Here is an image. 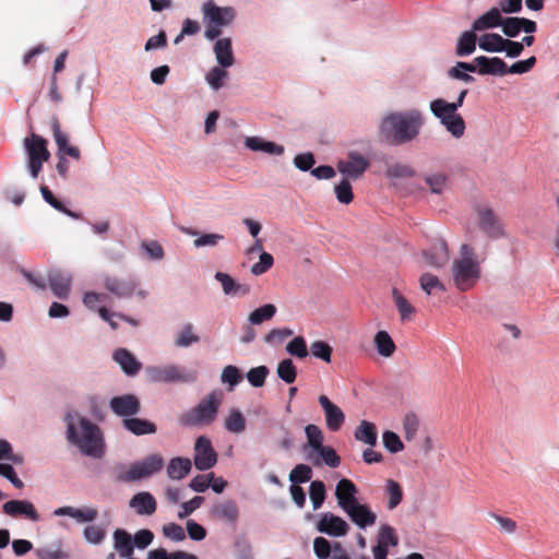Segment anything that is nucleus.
I'll return each instance as SVG.
<instances>
[{
    "label": "nucleus",
    "instance_id": "nucleus-1",
    "mask_svg": "<svg viewBox=\"0 0 559 559\" xmlns=\"http://www.w3.org/2000/svg\"><path fill=\"white\" fill-rule=\"evenodd\" d=\"M67 424V439L78 447L80 451L93 459H100L105 454V441L100 428L90 419L75 412L64 417Z\"/></svg>",
    "mask_w": 559,
    "mask_h": 559
},
{
    "label": "nucleus",
    "instance_id": "nucleus-2",
    "mask_svg": "<svg viewBox=\"0 0 559 559\" xmlns=\"http://www.w3.org/2000/svg\"><path fill=\"white\" fill-rule=\"evenodd\" d=\"M421 124V115L416 110L392 112L382 119L379 133L389 144L400 145L414 140Z\"/></svg>",
    "mask_w": 559,
    "mask_h": 559
},
{
    "label": "nucleus",
    "instance_id": "nucleus-3",
    "mask_svg": "<svg viewBox=\"0 0 559 559\" xmlns=\"http://www.w3.org/2000/svg\"><path fill=\"white\" fill-rule=\"evenodd\" d=\"M451 275L455 287L460 292H467L475 287L481 276V269L475 250L463 243L460 248V258L452 263Z\"/></svg>",
    "mask_w": 559,
    "mask_h": 559
},
{
    "label": "nucleus",
    "instance_id": "nucleus-4",
    "mask_svg": "<svg viewBox=\"0 0 559 559\" xmlns=\"http://www.w3.org/2000/svg\"><path fill=\"white\" fill-rule=\"evenodd\" d=\"M224 394L219 390H214L203 397L194 407L186 412L180 417V424L183 426H206L212 424L222 405Z\"/></svg>",
    "mask_w": 559,
    "mask_h": 559
},
{
    "label": "nucleus",
    "instance_id": "nucleus-5",
    "mask_svg": "<svg viewBox=\"0 0 559 559\" xmlns=\"http://www.w3.org/2000/svg\"><path fill=\"white\" fill-rule=\"evenodd\" d=\"M203 22L205 24L204 37L214 40L222 35V28L229 26L236 11L231 7H218L213 0H207L202 5Z\"/></svg>",
    "mask_w": 559,
    "mask_h": 559
},
{
    "label": "nucleus",
    "instance_id": "nucleus-6",
    "mask_svg": "<svg viewBox=\"0 0 559 559\" xmlns=\"http://www.w3.org/2000/svg\"><path fill=\"white\" fill-rule=\"evenodd\" d=\"M52 135L58 147L57 156V171L62 178H68L69 174V160L66 155L80 160L81 152L76 146L69 145V135L61 130L59 120L52 118L51 121Z\"/></svg>",
    "mask_w": 559,
    "mask_h": 559
},
{
    "label": "nucleus",
    "instance_id": "nucleus-7",
    "mask_svg": "<svg viewBox=\"0 0 559 559\" xmlns=\"http://www.w3.org/2000/svg\"><path fill=\"white\" fill-rule=\"evenodd\" d=\"M164 459L160 454H151L145 459L130 465V467L117 474L116 479L121 483H132L151 477L164 467Z\"/></svg>",
    "mask_w": 559,
    "mask_h": 559
},
{
    "label": "nucleus",
    "instance_id": "nucleus-8",
    "mask_svg": "<svg viewBox=\"0 0 559 559\" xmlns=\"http://www.w3.org/2000/svg\"><path fill=\"white\" fill-rule=\"evenodd\" d=\"M47 144V141L43 136L35 133L24 139V146L28 157V169L33 178L38 177L43 164L50 157Z\"/></svg>",
    "mask_w": 559,
    "mask_h": 559
},
{
    "label": "nucleus",
    "instance_id": "nucleus-9",
    "mask_svg": "<svg viewBox=\"0 0 559 559\" xmlns=\"http://www.w3.org/2000/svg\"><path fill=\"white\" fill-rule=\"evenodd\" d=\"M148 381L154 383H187L195 380V376L176 365L148 366L145 369Z\"/></svg>",
    "mask_w": 559,
    "mask_h": 559
},
{
    "label": "nucleus",
    "instance_id": "nucleus-10",
    "mask_svg": "<svg viewBox=\"0 0 559 559\" xmlns=\"http://www.w3.org/2000/svg\"><path fill=\"white\" fill-rule=\"evenodd\" d=\"M193 460L199 471L210 469L217 463V453L209 438L201 436L197 439Z\"/></svg>",
    "mask_w": 559,
    "mask_h": 559
},
{
    "label": "nucleus",
    "instance_id": "nucleus-11",
    "mask_svg": "<svg viewBox=\"0 0 559 559\" xmlns=\"http://www.w3.org/2000/svg\"><path fill=\"white\" fill-rule=\"evenodd\" d=\"M370 166L368 158L360 153L352 151L347 154V158L337 163L340 173L348 179H359Z\"/></svg>",
    "mask_w": 559,
    "mask_h": 559
},
{
    "label": "nucleus",
    "instance_id": "nucleus-12",
    "mask_svg": "<svg viewBox=\"0 0 559 559\" xmlns=\"http://www.w3.org/2000/svg\"><path fill=\"white\" fill-rule=\"evenodd\" d=\"M479 228L490 238H499L503 235L502 224L496 213L487 206H475Z\"/></svg>",
    "mask_w": 559,
    "mask_h": 559
},
{
    "label": "nucleus",
    "instance_id": "nucleus-13",
    "mask_svg": "<svg viewBox=\"0 0 559 559\" xmlns=\"http://www.w3.org/2000/svg\"><path fill=\"white\" fill-rule=\"evenodd\" d=\"M105 288L119 298L130 297L138 287V282L133 276L119 277L108 275L104 277Z\"/></svg>",
    "mask_w": 559,
    "mask_h": 559
},
{
    "label": "nucleus",
    "instance_id": "nucleus-14",
    "mask_svg": "<svg viewBox=\"0 0 559 559\" xmlns=\"http://www.w3.org/2000/svg\"><path fill=\"white\" fill-rule=\"evenodd\" d=\"M111 412L124 418L136 415L141 409L140 400L133 394L115 396L109 401Z\"/></svg>",
    "mask_w": 559,
    "mask_h": 559
},
{
    "label": "nucleus",
    "instance_id": "nucleus-15",
    "mask_svg": "<svg viewBox=\"0 0 559 559\" xmlns=\"http://www.w3.org/2000/svg\"><path fill=\"white\" fill-rule=\"evenodd\" d=\"M2 511L11 518H24L32 522L40 521V514L28 500H10L2 506Z\"/></svg>",
    "mask_w": 559,
    "mask_h": 559
},
{
    "label": "nucleus",
    "instance_id": "nucleus-16",
    "mask_svg": "<svg viewBox=\"0 0 559 559\" xmlns=\"http://www.w3.org/2000/svg\"><path fill=\"white\" fill-rule=\"evenodd\" d=\"M318 402L324 412L326 428L333 432L338 431L345 421L344 412L324 394L319 396Z\"/></svg>",
    "mask_w": 559,
    "mask_h": 559
},
{
    "label": "nucleus",
    "instance_id": "nucleus-17",
    "mask_svg": "<svg viewBox=\"0 0 559 559\" xmlns=\"http://www.w3.org/2000/svg\"><path fill=\"white\" fill-rule=\"evenodd\" d=\"M317 528L321 533L338 537L347 534L349 525L342 518L326 512L320 519Z\"/></svg>",
    "mask_w": 559,
    "mask_h": 559
},
{
    "label": "nucleus",
    "instance_id": "nucleus-18",
    "mask_svg": "<svg viewBox=\"0 0 559 559\" xmlns=\"http://www.w3.org/2000/svg\"><path fill=\"white\" fill-rule=\"evenodd\" d=\"M425 261L437 269L443 267L450 260V252L444 240H438L430 249L423 252Z\"/></svg>",
    "mask_w": 559,
    "mask_h": 559
},
{
    "label": "nucleus",
    "instance_id": "nucleus-19",
    "mask_svg": "<svg viewBox=\"0 0 559 559\" xmlns=\"http://www.w3.org/2000/svg\"><path fill=\"white\" fill-rule=\"evenodd\" d=\"M357 491L356 485L350 479L343 478L337 483L335 497L343 511L358 502L356 499Z\"/></svg>",
    "mask_w": 559,
    "mask_h": 559
},
{
    "label": "nucleus",
    "instance_id": "nucleus-20",
    "mask_svg": "<svg viewBox=\"0 0 559 559\" xmlns=\"http://www.w3.org/2000/svg\"><path fill=\"white\" fill-rule=\"evenodd\" d=\"M48 282L53 295L60 299H66L71 288V276L62 271L53 270L48 273Z\"/></svg>",
    "mask_w": 559,
    "mask_h": 559
},
{
    "label": "nucleus",
    "instance_id": "nucleus-21",
    "mask_svg": "<svg viewBox=\"0 0 559 559\" xmlns=\"http://www.w3.org/2000/svg\"><path fill=\"white\" fill-rule=\"evenodd\" d=\"M349 519L359 527L365 528L371 526L377 521V515L366 504L359 502L353 504L350 508L345 510Z\"/></svg>",
    "mask_w": 559,
    "mask_h": 559
},
{
    "label": "nucleus",
    "instance_id": "nucleus-22",
    "mask_svg": "<svg viewBox=\"0 0 559 559\" xmlns=\"http://www.w3.org/2000/svg\"><path fill=\"white\" fill-rule=\"evenodd\" d=\"M474 62L478 66V73L483 75H504L508 73L507 63L498 57L479 56L474 59Z\"/></svg>",
    "mask_w": 559,
    "mask_h": 559
},
{
    "label": "nucleus",
    "instance_id": "nucleus-23",
    "mask_svg": "<svg viewBox=\"0 0 559 559\" xmlns=\"http://www.w3.org/2000/svg\"><path fill=\"white\" fill-rule=\"evenodd\" d=\"M213 51L218 66L222 68H229L235 63L231 39L229 37L216 38Z\"/></svg>",
    "mask_w": 559,
    "mask_h": 559
},
{
    "label": "nucleus",
    "instance_id": "nucleus-24",
    "mask_svg": "<svg viewBox=\"0 0 559 559\" xmlns=\"http://www.w3.org/2000/svg\"><path fill=\"white\" fill-rule=\"evenodd\" d=\"M129 506L139 515H152L157 507L155 498L147 491L135 493L131 498Z\"/></svg>",
    "mask_w": 559,
    "mask_h": 559
},
{
    "label": "nucleus",
    "instance_id": "nucleus-25",
    "mask_svg": "<svg viewBox=\"0 0 559 559\" xmlns=\"http://www.w3.org/2000/svg\"><path fill=\"white\" fill-rule=\"evenodd\" d=\"M114 548L122 558H129L133 555L134 544L132 535L123 528L115 530L112 534Z\"/></svg>",
    "mask_w": 559,
    "mask_h": 559
},
{
    "label": "nucleus",
    "instance_id": "nucleus-26",
    "mask_svg": "<svg viewBox=\"0 0 559 559\" xmlns=\"http://www.w3.org/2000/svg\"><path fill=\"white\" fill-rule=\"evenodd\" d=\"M53 514L58 516L68 515L75 519L80 523H85L93 522L97 518L98 511L95 508L90 507L83 509H78L73 507H61L56 509L53 511Z\"/></svg>",
    "mask_w": 559,
    "mask_h": 559
},
{
    "label": "nucleus",
    "instance_id": "nucleus-27",
    "mask_svg": "<svg viewBox=\"0 0 559 559\" xmlns=\"http://www.w3.org/2000/svg\"><path fill=\"white\" fill-rule=\"evenodd\" d=\"M246 146L254 152L261 151L270 155L280 156L284 154V146L274 142L265 141L260 136H248L245 141Z\"/></svg>",
    "mask_w": 559,
    "mask_h": 559
},
{
    "label": "nucleus",
    "instance_id": "nucleus-28",
    "mask_svg": "<svg viewBox=\"0 0 559 559\" xmlns=\"http://www.w3.org/2000/svg\"><path fill=\"white\" fill-rule=\"evenodd\" d=\"M122 426L135 436L153 435L157 430L154 423L133 416L122 419Z\"/></svg>",
    "mask_w": 559,
    "mask_h": 559
},
{
    "label": "nucleus",
    "instance_id": "nucleus-29",
    "mask_svg": "<svg viewBox=\"0 0 559 559\" xmlns=\"http://www.w3.org/2000/svg\"><path fill=\"white\" fill-rule=\"evenodd\" d=\"M317 453L319 455H313L311 452L307 454V460L312 462L314 466L321 465V459L330 467H337L341 464V457L331 447L323 445L317 451Z\"/></svg>",
    "mask_w": 559,
    "mask_h": 559
},
{
    "label": "nucleus",
    "instance_id": "nucleus-30",
    "mask_svg": "<svg viewBox=\"0 0 559 559\" xmlns=\"http://www.w3.org/2000/svg\"><path fill=\"white\" fill-rule=\"evenodd\" d=\"M114 359L128 376H134L141 369V364L124 348L117 349L114 354Z\"/></svg>",
    "mask_w": 559,
    "mask_h": 559
},
{
    "label": "nucleus",
    "instance_id": "nucleus-31",
    "mask_svg": "<svg viewBox=\"0 0 559 559\" xmlns=\"http://www.w3.org/2000/svg\"><path fill=\"white\" fill-rule=\"evenodd\" d=\"M212 514L216 519L234 523L238 520L239 510L235 501L227 500L215 504L212 509Z\"/></svg>",
    "mask_w": 559,
    "mask_h": 559
},
{
    "label": "nucleus",
    "instance_id": "nucleus-32",
    "mask_svg": "<svg viewBox=\"0 0 559 559\" xmlns=\"http://www.w3.org/2000/svg\"><path fill=\"white\" fill-rule=\"evenodd\" d=\"M355 439L369 447L377 444L378 432L377 427L373 423L368 420H361L354 432Z\"/></svg>",
    "mask_w": 559,
    "mask_h": 559
},
{
    "label": "nucleus",
    "instance_id": "nucleus-33",
    "mask_svg": "<svg viewBox=\"0 0 559 559\" xmlns=\"http://www.w3.org/2000/svg\"><path fill=\"white\" fill-rule=\"evenodd\" d=\"M501 11L497 8L490 9L488 12L479 16L477 20L473 23V29L476 32H480L488 28H493L497 26H501L502 24V16Z\"/></svg>",
    "mask_w": 559,
    "mask_h": 559
},
{
    "label": "nucleus",
    "instance_id": "nucleus-34",
    "mask_svg": "<svg viewBox=\"0 0 559 559\" xmlns=\"http://www.w3.org/2000/svg\"><path fill=\"white\" fill-rule=\"evenodd\" d=\"M192 463L187 457H174L167 466V475L170 479L180 480L191 471Z\"/></svg>",
    "mask_w": 559,
    "mask_h": 559
},
{
    "label": "nucleus",
    "instance_id": "nucleus-35",
    "mask_svg": "<svg viewBox=\"0 0 559 559\" xmlns=\"http://www.w3.org/2000/svg\"><path fill=\"white\" fill-rule=\"evenodd\" d=\"M431 112L440 120L441 124L457 115L455 106L450 105L443 98H437L430 103Z\"/></svg>",
    "mask_w": 559,
    "mask_h": 559
},
{
    "label": "nucleus",
    "instance_id": "nucleus-36",
    "mask_svg": "<svg viewBox=\"0 0 559 559\" xmlns=\"http://www.w3.org/2000/svg\"><path fill=\"white\" fill-rule=\"evenodd\" d=\"M215 278L222 284L223 290L226 295H246L250 292V287L248 285L237 284L234 278L226 273L217 272L215 274Z\"/></svg>",
    "mask_w": 559,
    "mask_h": 559
},
{
    "label": "nucleus",
    "instance_id": "nucleus-37",
    "mask_svg": "<svg viewBox=\"0 0 559 559\" xmlns=\"http://www.w3.org/2000/svg\"><path fill=\"white\" fill-rule=\"evenodd\" d=\"M373 342L379 355L383 357H391L396 349L392 337L386 331L377 332Z\"/></svg>",
    "mask_w": 559,
    "mask_h": 559
},
{
    "label": "nucleus",
    "instance_id": "nucleus-38",
    "mask_svg": "<svg viewBox=\"0 0 559 559\" xmlns=\"http://www.w3.org/2000/svg\"><path fill=\"white\" fill-rule=\"evenodd\" d=\"M476 31L472 28V31L464 32L459 38L455 53L459 57H465L472 55L476 49V40L477 36L475 34Z\"/></svg>",
    "mask_w": 559,
    "mask_h": 559
},
{
    "label": "nucleus",
    "instance_id": "nucleus-39",
    "mask_svg": "<svg viewBox=\"0 0 559 559\" xmlns=\"http://www.w3.org/2000/svg\"><path fill=\"white\" fill-rule=\"evenodd\" d=\"M385 495L388 497L386 508L394 510L403 500V488L394 479H388L385 483Z\"/></svg>",
    "mask_w": 559,
    "mask_h": 559
},
{
    "label": "nucleus",
    "instance_id": "nucleus-40",
    "mask_svg": "<svg viewBox=\"0 0 559 559\" xmlns=\"http://www.w3.org/2000/svg\"><path fill=\"white\" fill-rule=\"evenodd\" d=\"M392 298L399 310L402 321L411 320L416 311L413 305L401 294L397 288L392 289Z\"/></svg>",
    "mask_w": 559,
    "mask_h": 559
},
{
    "label": "nucleus",
    "instance_id": "nucleus-41",
    "mask_svg": "<svg viewBox=\"0 0 559 559\" xmlns=\"http://www.w3.org/2000/svg\"><path fill=\"white\" fill-rule=\"evenodd\" d=\"M504 41L506 39L502 38L499 34H485L479 39V47L485 51L501 52L504 50Z\"/></svg>",
    "mask_w": 559,
    "mask_h": 559
},
{
    "label": "nucleus",
    "instance_id": "nucleus-42",
    "mask_svg": "<svg viewBox=\"0 0 559 559\" xmlns=\"http://www.w3.org/2000/svg\"><path fill=\"white\" fill-rule=\"evenodd\" d=\"M225 429L233 433H241L246 429V419L239 409L233 408L225 419Z\"/></svg>",
    "mask_w": 559,
    "mask_h": 559
},
{
    "label": "nucleus",
    "instance_id": "nucleus-43",
    "mask_svg": "<svg viewBox=\"0 0 559 559\" xmlns=\"http://www.w3.org/2000/svg\"><path fill=\"white\" fill-rule=\"evenodd\" d=\"M420 288L427 294L432 295L436 292H445V286L440 282L438 276L431 273H424L419 277Z\"/></svg>",
    "mask_w": 559,
    "mask_h": 559
},
{
    "label": "nucleus",
    "instance_id": "nucleus-44",
    "mask_svg": "<svg viewBox=\"0 0 559 559\" xmlns=\"http://www.w3.org/2000/svg\"><path fill=\"white\" fill-rule=\"evenodd\" d=\"M40 192H41V195L44 198V200L49 204L51 205L53 209H56L57 211L59 212H62L64 213L66 215L70 216V217H73V218H79L80 215L78 213H74L72 211H70L69 209H67L63 203L61 201H59L55 195L53 193L49 190V188L47 186H41L40 187Z\"/></svg>",
    "mask_w": 559,
    "mask_h": 559
},
{
    "label": "nucleus",
    "instance_id": "nucleus-45",
    "mask_svg": "<svg viewBox=\"0 0 559 559\" xmlns=\"http://www.w3.org/2000/svg\"><path fill=\"white\" fill-rule=\"evenodd\" d=\"M309 496L313 506V510L320 509L326 496L324 483L321 480H313L310 484Z\"/></svg>",
    "mask_w": 559,
    "mask_h": 559
},
{
    "label": "nucleus",
    "instance_id": "nucleus-46",
    "mask_svg": "<svg viewBox=\"0 0 559 559\" xmlns=\"http://www.w3.org/2000/svg\"><path fill=\"white\" fill-rule=\"evenodd\" d=\"M276 372L278 378H281L284 382L288 384L295 382L297 378V369L293 360L289 358L280 361V364L277 365Z\"/></svg>",
    "mask_w": 559,
    "mask_h": 559
},
{
    "label": "nucleus",
    "instance_id": "nucleus-47",
    "mask_svg": "<svg viewBox=\"0 0 559 559\" xmlns=\"http://www.w3.org/2000/svg\"><path fill=\"white\" fill-rule=\"evenodd\" d=\"M276 313V307L272 304H266L252 311L249 316V321L252 324H261L264 321L271 320Z\"/></svg>",
    "mask_w": 559,
    "mask_h": 559
},
{
    "label": "nucleus",
    "instance_id": "nucleus-48",
    "mask_svg": "<svg viewBox=\"0 0 559 559\" xmlns=\"http://www.w3.org/2000/svg\"><path fill=\"white\" fill-rule=\"evenodd\" d=\"M336 199L342 204H349L354 200L353 188L348 178H343L334 187Z\"/></svg>",
    "mask_w": 559,
    "mask_h": 559
},
{
    "label": "nucleus",
    "instance_id": "nucleus-49",
    "mask_svg": "<svg viewBox=\"0 0 559 559\" xmlns=\"http://www.w3.org/2000/svg\"><path fill=\"white\" fill-rule=\"evenodd\" d=\"M397 544L399 537L395 533V530L388 524L382 525L378 534V546L389 548L390 546L394 547Z\"/></svg>",
    "mask_w": 559,
    "mask_h": 559
},
{
    "label": "nucleus",
    "instance_id": "nucleus-50",
    "mask_svg": "<svg viewBox=\"0 0 559 559\" xmlns=\"http://www.w3.org/2000/svg\"><path fill=\"white\" fill-rule=\"evenodd\" d=\"M305 432L307 436L308 445L312 448L314 452L323 447V432L318 426L310 424L306 426Z\"/></svg>",
    "mask_w": 559,
    "mask_h": 559
},
{
    "label": "nucleus",
    "instance_id": "nucleus-51",
    "mask_svg": "<svg viewBox=\"0 0 559 559\" xmlns=\"http://www.w3.org/2000/svg\"><path fill=\"white\" fill-rule=\"evenodd\" d=\"M221 381L229 384V391H233L242 381V374L236 366L228 365L222 371Z\"/></svg>",
    "mask_w": 559,
    "mask_h": 559
},
{
    "label": "nucleus",
    "instance_id": "nucleus-52",
    "mask_svg": "<svg viewBox=\"0 0 559 559\" xmlns=\"http://www.w3.org/2000/svg\"><path fill=\"white\" fill-rule=\"evenodd\" d=\"M312 469L309 465L298 464L289 473V480L293 484H304L311 479Z\"/></svg>",
    "mask_w": 559,
    "mask_h": 559
},
{
    "label": "nucleus",
    "instance_id": "nucleus-53",
    "mask_svg": "<svg viewBox=\"0 0 559 559\" xmlns=\"http://www.w3.org/2000/svg\"><path fill=\"white\" fill-rule=\"evenodd\" d=\"M226 68H222L221 66L219 67H214L212 68L205 79H206V82L210 84V86L217 91L219 90L221 87H223L224 85V79L227 78L228 75V72L225 70Z\"/></svg>",
    "mask_w": 559,
    "mask_h": 559
},
{
    "label": "nucleus",
    "instance_id": "nucleus-54",
    "mask_svg": "<svg viewBox=\"0 0 559 559\" xmlns=\"http://www.w3.org/2000/svg\"><path fill=\"white\" fill-rule=\"evenodd\" d=\"M199 340V336L193 333V325L188 323L178 333L175 344L178 347H188L193 343H198Z\"/></svg>",
    "mask_w": 559,
    "mask_h": 559
},
{
    "label": "nucleus",
    "instance_id": "nucleus-55",
    "mask_svg": "<svg viewBox=\"0 0 559 559\" xmlns=\"http://www.w3.org/2000/svg\"><path fill=\"white\" fill-rule=\"evenodd\" d=\"M286 350L292 356L297 358H306L308 356V348L306 341L302 336H296L287 345Z\"/></svg>",
    "mask_w": 559,
    "mask_h": 559
},
{
    "label": "nucleus",
    "instance_id": "nucleus-56",
    "mask_svg": "<svg viewBox=\"0 0 559 559\" xmlns=\"http://www.w3.org/2000/svg\"><path fill=\"white\" fill-rule=\"evenodd\" d=\"M267 374L269 368L265 366H259L251 368L247 372V379L252 386L261 388L264 384Z\"/></svg>",
    "mask_w": 559,
    "mask_h": 559
},
{
    "label": "nucleus",
    "instance_id": "nucleus-57",
    "mask_svg": "<svg viewBox=\"0 0 559 559\" xmlns=\"http://www.w3.org/2000/svg\"><path fill=\"white\" fill-rule=\"evenodd\" d=\"M310 350L316 358L322 359L325 362H331L333 349L326 342H313L310 346Z\"/></svg>",
    "mask_w": 559,
    "mask_h": 559
},
{
    "label": "nucleus",
    "instance_id": "nucleus-58",
    "mask_svg": "<svg viewBox=\"0 0 559 559\" xmlns=\"http://www.w3.org/2000/svg\"><path fill=\"white\" fill-rule=\"evenodd\" d=\"M382 441H383L384 448L390 453H397L404 449V444L401 441L400 437L393 431H390V430L384 431L382 435Z\"/></svg>",
    "mask_w": 559,
    "mask_h": 559
},
{
    "label": "nucleus",
    "instance_id": "nucleus-59",
    "mask_svg": "<svg viewBox=\"0 0 559 559\" xmlns=\"http://www.w3.org/2000/svg\"><path fill=\"white\" fill-rule=\"evenodd\" d=\"M425 181L432 193L441 194L447 187L448 177L439 173L426 176Z\"/></svg>",
    "mask_w": 559,
    "mask_h": 559
},
{
    "label": "nucleus",
    "instance_id": "nucleus-60",
    "mask_svg": "<svg viewBox=\"0 0 559 559\" xmlns=\"http://www.w3.org/2000/svg\"><path fill=\"white\" fill-rule=\"evenodd\" d=\"M419 428V420L415 414H407L403 419L404 437L407 441L415 439Z\"/></svg>",
    "mask_w": 559,
    "mask_h": 559
},
{
    "label": "nucleus",
    "instance_id": "nucleus-61",
    "mask_svg": "<svg viewBox=\"0 0 559 559\" xmlns=\"http://www.w3.org/2000/svg\"><path fill=\"white\" fill-rule=\"evenodd\" d=\"M86 542L98 545L106 537V530L99 525H87L83 531Z\"/></svg>",
    "mask_w": 559,
    "mask_h": 559
},
{
    "label": "nucleus",
    "instance_id": "nucleus-62",
    "mask_svg": "<svg viewBox=\"0 0 559 559\" xmlns=\"http://www.w3.org/2000/svg\"><path fill=\"white\" fill-rule=\"evenodd\" d=\"M442 126H444L447 131L450 132L456 139L463 136L466 128L465 121L460 114H457L452 119L444 121Z\"/></svg>",
    "mask_w": 559,
    "mask_h": 559
},
{
    "label": "nucleus",
    "instance_id": "nucleus-63",
    "mask_svg": "<svg viewBox=\"0 0 559 559\" xmlns=\"http://www.w3.org/2000/svg\"><path fill=\"white\" fill-rule=\"evenodd\" d=\"M274 263V259L271 253L262 251L258 263L251 266V273L254 275H261L267 272Z\"/></svg>",
    "mask_w": 559,
    "mask_h": 559
},
{
    "label": "nucleus",
    "instance_id": "nucleus-64",
    "mask_svg": "<svg viewBox=\"0 0 559 559\" xmlns=\"http://www.w3.org/2000/svg\"><path fill=\"white\" fill-rule=\"evenodd\" d=\"M38 559H69L70 556L68 552L61 550L60 548H40L37 550Z\"/></svg>",
    "mask_w": 559,
    "mask_h": 559
}]
</instances>
